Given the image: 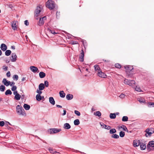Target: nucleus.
Listing matches in <instances>:
<instances>
[{"instance_id": "1", "label": "nucleus", "mask_w": 154, "mask_h": 154, "mask_svg": "<svg viewBox=\"0 0 154 154\" xmlns=\"http://www.w3.org/2000/svg\"><path fill=\"white\" fill-rule=\"evenodd\" d=\"M46 7L50 10L54 9L55 6L54 2L52 0H48L46 3Z\"/></svg>"}, {"instance_id": "2", "label": "nucleus", "mask_w": 154, "mask_h": 154, "mask_svg": "<svg viewBox=\"0 0 154 154\" xmlns=\"http://www.w3.org/2000/svg\"><path fill=\"white\" fill-rule=\"evenodd\" d=\"M16 108L17 112L19 115L22 116L26 115L25 111L21 106L18 105L16 106Z\"/></svg>"}, {"instance_id": "3", "label": "nucleus", "mask_w": 154, "mask_h": 154, "mask_svg": "<svg viewBox=\"0 0 154 154\" xmlns=\"http://www.w3.org/2000/svg\"><path fill=\"white\" fill-rule=\"evenodd\" d=\"M124 83L127 85H129L130 86L132 87H135L136 86L135 82L133 80H129L127 79H125L124 80Z\"/></svg>"}, {"instance_id": "4", "label": "nucleus", "mask_w": 154, "mask_h": 154, "mask_svg": "<svg viewBox=\"0 0 154 154\" xmlns=\"http://www.w3.org/2000/svg\"><path fill=\"white\" fill-rule=\"evenodd\" d=\"M42 10V8L40 6L37 7V9L35 11V18L38 20V17L39 15L40 12Z\"/></svg>"}, {"instance_id": "5", "label": "nucleus", "mask_w": 154, "mask_h": 154, "mask_svg": "<svg viewBox=\"0 0 154 154\" xmlns=\"http://www.w3.org/2000/svg\"><path fill=\"white\" fill-rule=\"evenodd\" d=\"M145 131L146 134H148L147 135L146 134H145L146 137L150 136L154 132V128H151L147 129Z\"/></svg>"}, {"instance_id": "6", "label": "nucleus", "mask_w": 154, "mask_h": 154, "mask_svg": "<svg viewBox=\"0 0 154 154\" xmlns=\"http://www.w3.org/2000/svg\"><path fill=\"white\" fill-rule=\"evenodd\" d=\"M61 131V129L51 128L49 129L48 131L50 134H54L58 133Z\"/></svg>"}, {"instance_id": "7", "label": "nucleus", "mask_w": 154, "mask_h": 154, "mask_svg": "<svg viewBox=\"0 0 154 154\" xmlns=\"http://www.w3.org/2000/svg\"><path fill=\"white\" fill-rule=\"evenodd\" d=\"M124 67L125 69L126 72L127 74L129 73L133 69V66L131 65H126L124 66Z\"/></svg>"}, {"instance_id": "8", "label": "nucleus", "mask_w": 154, "mask_h": 154, "mask_svg": "<svg viewBox=\"0 0 154 154\" xmlns=\"http://www.w3.org/2000/svg\"><path fill=\"white\" fill-rule=\"evenodd\" d=\"M17 56L15 53H13L11 54L10 57V60L11 62H15L17 60Z\"/></svg>"}, {"instance_id": "9", "label": "nucleus", "mask_w": 154, "mask_h": 154, "mask_svg": "<svg viewBox=\"0 0 154 154\" xmlns=\"http://www.w3.org/2000/svg\"><path fill=\"white\" fill-rule=\"evenodd\" d=\"M46 17L45 16L44 17L42 18H40L38 23V25L39 26H42L44 23L45 20H46Z\"/></svg>"}, {"instance_id": "10", "label": "nucleus", "mask_w": 154, "mask_h": 154, "mask_svg": "<svg viewBox=\"0 0 154 154\" xmlns=\"http://www.w3.org/2000/svg\"><path fill=\"white\" fill-rule=\"evenodd\" d=\"M84 52L83 49L82 50V52L81 53L79 57V60L80 61L82 62L84 61Z\"/></svg>"}, {"instance_id": "11", "label": "nucleus", "mask_w": 154, "mask_h": 154, "mask_svg": "<svg viewBox=\"0 0 154 154\" xmlns=\"http://www.w3.org/2000/svg\"><path fill=\"white\" fill-rule=\"evenodd\" d=\"M97 74L98 76L101 78H105L106 76V74L102 72L101 70L98 72Z\"/></svg>"}, {"instance_id": "12", "label": "nucleus", "mask_w": 154, "mask_h": 154, "mask_svg": "<svg viewBox=\"0 0 154 154\" xmlns=\"http://www.w3.org/2000/svg\"><path fill=\"white\" fill-rule=\"evenodd\" d=\"M17 21H14L12 22L11 23V26L12 28L14 30H15L17 29V27L16 25V23Z\"/></svg>"}, {"instance_id": "13", "label": "nucleus", "mask_w": 154, "mask_h": 154, "mask_svg": "<svg viewBox=\"0 0 154 154\" xmlns=\"http://www.w3.org/2000/svg\"><path fill=\"white\" fill-rule=\"evenodd\" d=\"M140 141L139 140H135L133 141V146L134 147H137L140 145Z\"/></svg>"}, {"instance_id": "14", "label": "nucleus", "mask_w": 154, "mask_h": 154, "mask_svg": "<svg viewBox=\"0 0 154 154\" xmlns=\"http://www.w3.org/2000/svg\"><path fill=\"white\" fill-rule=\"evenodd\" d=\"M1 49L3 51H5L7 49V45L5 44H2L1 45Z\"/></svg>"}, {"instance_id": "15", "label": "nucleus", "mask_w": 154, "mask_h": 154, "mask_svg": "<svg viewBox=\"0 0 154 154\" xmlns=\"http://www.w3.org/2000/svg\"><path fill=\"white\" fill-rule=\"evenodd\" d=\"M100 124L103 128L109 130L111 128V127L109 126L106 125L103 123H100Z\"/></svg>"}, {"instance_id": "16", "label": "nucleus", "mask_w": 154, "mask_h": 154, "mask_svg": "<svg viewBox=\"0 0 154 154\" xmlns=\"http://www.w3.org/2000/svg\"><path fill=\"white\" fill-rule=\"evenodd\" d=\"M30 69L31 71L34 73L36 72L38 70V68L35 66H31Z\"/></svg>"}, {"instance_id": "17", "label": "nucleus", "mask_w": 154, "mask_h": 154, "mask_svg": "<svg viewBox=\"0 0 154 154\" xmlns=\"http://www.w3.org/2000/svg\"><path fill=\"white\" fill-rule=\"evenodd\" d=\"M3 83L6 86H8L10 84L11 82L8 81L6 79H4L2 81Z\"/></svg>"}, {"instance_id": "18", "label": "nucleus", "mask_w": 154, "mask_h": 154, "mask_svg": "<svg viewBox=\"0 0 154 154\" xmlns=\"http://www.w3.org/2000/svg\"><path fill=\"white\" fill-rule=\"evenodd\" d=\"M63 128L65 129H68L70 128L71 126L68 123H66L64 124Z\"/></svg>"}, {"instance_id": "19", "label": "nucleus", "mask_w": 154, "mask_h": 154, "mask_svg": "<svg viewBox=\"0 0 154 154\" xmlns=\"http://www.w3.org/2000/svg\"><path fill=\"white\" fill-rule=\"evenodd\" d=\"M140 148L141 150H144L146 148V145L143 143H140Z\"/></svg>"}, {"instance_id": "20", "label": "nucleus", "mask_w": 154, "mask_h": 154, "mask_svg": "<svg viewBox=\"0 0 154 154\" xmlns=\"http://www.w3.org/2000/svg\"><path fill=\"white\" fill-rule=\"evenodd\" d=\"M39 89L40 90H43L45 88V85L43 83H41L38 86Z\"/></svg>"}, {"instance_id": "21", "label": "nucleus", "mask_w": 154, "mask_h": 154, "mask_svg": "<svg viewBox=\"0 0 154 154\" xmlns=\"http://www.w3.org/2000/svg\"><path fill=\"white\" fill-rule=\"evenodd\" d=\"M73 98V96L72 94H68L66 96V98L68 100H70Z\"/></svg>"}, {"instance_id": "22", "label": "nucleus", "mask_w": 154, "mask_h": 154, "mask_svg": "<svg viewBox=\"0 0 154 154\" xmlns=\"http://www.w3.org/2000/svg\"><path fill=\"white\" fill-rule=\"evenodd\" d=\"M94 67L95 70L97 72V73L101 70L100 67L98 65H95L94 66Z\"/></svg>"}, {"instance_id": "23", "label": "nucleus", "mask_w": 154, "mask_h": 154, "mask_svg": "<svg viewBox=\"0 0 154 154\" xmlns=\"http://www.w3.org/2000/svg\"><path fill=\"white\" fill-rule=\"evenodd\" d=\"M50 102L53 105L55 104V101L53 97H51L49 98Z\"/></svg>"}, {"instance_id": "24", "label": "nucleus", "mask_w": 154, "mask_h": 154, "mask_svg": "<svg viewBox=\"0 0 154 154\" xmlns=\"http://www.w3.org/2000/svg\"><path fill=\"white\" fill-rule=\"evenodd\" d=\"M39 77L41 78L45 77L46 75L43 72H41L39 73Z\"/></svg>"}, {"instance_id": "25", "label": "nucleus", "mask_w": 154, "mask_h": 154, "mask_svg": "<svg viewBox=\"0 0 154 154\" xmlns=\"http://www.w3.org/2000/svg\"><path fill=\"white\" fill-rule=\"evenodd\" d=\"M59 94L60 96L61 97H64L65 96V94L64 92L63 91H60L59 92Z\"/></svg>"}, {"instance_id": "26", "label": "nucleus", "mask_w": 154, "mask_h": 154, "mask_svg": "<svg viewBox=\"0 0 154 154\" xmlns=\"http://www.w3.org/2000/svg\"><path fill=\"white\" fill-rule=\"evenodd\" d=\"M21 98V96L19 94H17V95H15L14 96V99L17 100H19Z\"/></svg>"}, {"instance_id": "27", "label": "nucleus", "mask_w": 154, "mask_h": 154, "mask_svg": "<svg viewBox=\"0 0 154 154\" xmlns=\"http://www.w3.org/2000/svg\"><path fill=\"white\" fill-rule=\"evenodd\" d=\"M23 107L26 110H28L30 108V106L29 105L25 104L23 105Z\"/></svg>"}, {"instance_id": "28", "label": "nucleus", "mask_w": 154, "mask_h": 154, "mask_svg": "<svg viewBox=\"0 0 154 154\" xmlns=\"http://www.w3.org/2000/svg\"><path fill=\"white\" fill-rule=\"evenodd\" d=\"M11 52L10 50H6L5 54L6 56H9L11 54Z\"/></svg>"}, {"instance_id": "29", "label": "nucleus", "mask_w": 154, "mask_h": 154, "mask_svg": "<svg viewBox=\"0 0 154 154\" xmlns=\"http://www.w3.org/2000/svg\"><path fill=\"white\" fill-rule=\"evenodd\" d=\"M116 115L115 113H111L110 114V118L111 119H114L116 118Z\"/></svg>"}, {"instance_id": "30", "label": "nucleus", "mask_w": 154, "mask_h": 154, "mask_svg": "<svg viewBox=\"0 0 154 154\" xmlns=\"http://www.w3.org/2000/svg\"><path fill=\"white\" fill-rule=\"evenodd\" d=\"M74 124L75 125H79L80 123L78 119H76L74 120Z\"/></svg>"}, {"instance_id": "31", "label": "nucleus", "mask_w": 154, "mask_h": 154, "mask_svg": "<svg viewBox=\"0 0 154 154\" xmlns=\"http://www.w3.org/2000/svg\"><path fill=\"white\" fill-rule=\"evenodd\" d=\"M36 99L38 101L42 100V97L39 94H37L36 97Z\"/></svg>"}, {"instance_id": "32", "label": "nucleus", "mask_w": 154, "mask_h": 154, "mask_svg": "<svg viewBox=\"0 0 154 154\" xmlns=\"http://www.w3.org/2000/svg\"><path fill=\"white\" fill-rule=\"evenodd\" d=\"M128 117L127 116H124L123 117L122 120L123 122H127L128 121Z\"/></svg>"}, {"instance_id": "33", "label": "nucleus", "mask_w": 154, "mask_h": 154, "mask_svg": "<svg viewBox=\"0 0 154 154\" xmlns=\"http://www.w3.org/2000/svg\"><path fill=\"white\" fill-rule=\"evenodd\" d=\"M116 131L115 128H112L110 129L109 131V133L111 134H113L116 133Z\"/></svg>"}, {"instance_id": "34", "label": "nucleus", "mask_w": 154, "mask_h": 154, "mask_svg": "<svg viewBox=\"0 0 154 154\" xmlns=\"http://www.w3.org/2000/svg\"><path fill=\"white\" fill-rule=\"evenodd\" d=\"M94 115L96 116H101V112L100 111H98L96 112H94Z\"/></svg>"}, {"instance_id": "35", "label": "nucleus", "mask_w": 154, "mask_h": 154, "mask_svg": "<svg viewBox=\"0 0 154 154\" xmlns=\"http://www.w3.org/2000/svg\"><path fill=\"white\" fill-rule=\"evenodd\" d=\"M148 144L151 147H154V141H152L149 142Z\"/></svg>"}, {"instance_id": "36", "label": "nucleus", "mask_w": 154, "mask_h": 154, "mask_svg": "<svg viewBox=\"0 0 154 154\" xmlns=\"http://www.w3.org/2000/svg\"><path fill=\"white\" fill-rule=\"evenodd\" d=\"M111 137L114 138L118 139L119 138V136L118 135L116 134H113L112 135Z\"/></svg>"}, {"instance_id": "37", "label": "nucleus", "mask_w": 154, "mask_h": 154, "mask_svg": "<svg viewBox=\"0 0 154 154\" xmlns=\"http://www.w3.org/2000/svg\"><path fill=\"white\" fill-rule=\"evenodd\" d=\"M11 94L12 92L9 89L7 90L5 92V94L6 95H7L8 94L11 95Z\"/></svg>"}, {"instance_id": "38", "label": "nucleus", "mask_w": 154, "mask_h": 154, "mask_svg": "<svg viewBox=\"0 0 154 154\" xmlns=\"http://www.w3.org/2000/svg\"><path fill=\"white\" fill-rule=\"evenodd\" d=\"M125 135V133L124 132L121 131L119 132V136L121 137H123Z\"/></svg>"}, {"instance_id": "39", "label": "nucleus", "mask_w": 154, "mask_h": 154, "mask_svg": "<svg viewBox=\"0 0 154 154\" xmlns=\"http://www.w3.org/2000/svg\"><path fill=\"white\" fill-rule=\"evenodd\" d=\"M120 128H122L123 130L125 131H128V130L127 129L126 126L124 125H122L121 126H120Z\"/></svg>"}, {"instance_id": "40", "label": "nucleus", "mask_w": 154, "mask_h": 154, "mask_svg": "<svg viewBox=\"0 0 154 154\" xmlns=\"http://www.w3.org/2000/svg\"><path fill=\"white\" fill-rule=\"evenodd\" d=\"M13 79L14 80H15L16 81H17L18 80V75H13Z\"/></svg>"}, {"instance_id": "41", "label": "nucleus", "mask_w": 154, "mask_h": 154, "mask_svg": "<svg viewBox=\"0 0 154 154\" xmlns=\"http://www.w3.org/2000/svg\"><path fill=\"white\" fill-rule=\"evenodd\" d=\"M5 89V87L3 85H1L0 86V90L2 91H4Z\"/></svg>"}, {"instance_id": "42", "label": "nucleus", "mask_w": 154, "mask_h": 154, "mask_svg": "<svg viewBox=\"0 0 154 154\" xmlns=\"http://www.w3.org/2000/svg\"><path fill=\"white\" fill-rule=\"evenodd\" d=\"M138 100L140 103H145V100H143L141 98H138Z\"/></svg>"}, {"instance_id": "43", "label": "nucleus", "mask_w": 154, "mask_h": 154, "mask_svg": "<svg viewBox=\"0 0 154 154\" xmlns=\"http://www.w3.org/2000/svg\"><path fill=\"white\" fill-rule=\"evenodd\" d=\"M48 31L49 32H50L51 33H52L53 34H54L57 33L55 32L54 30H51V29H48Z\"/></svg>"}, {"instance_id": "44", "label": "nucleus", "mask_w": 154, "mask_h": 154, "mask_svg": "<svg viewBox=\"0 0 154 154\" xmlns=\"http://www.w3.org/2000/svg\"><path fill=\"white\" fill-rule=\"evenodd\" d=\"M17 87L16 86H13V87L11 88V90L13 91H16Z\"/></svg>"}, {"instance_id": "45", "label": "nucleus", "mask_w": 154, "mask_h": 154, "mask_svg": "<svg viewBox=\"0 0 154 154\" xmlns=\"http://www.w3.org/2000/svg\"><path fill=\"white\" fill-rule=\"evenodd\" d=\"M115 66L116 68H120L121 67V66L120 64H119V63H116L115 64Z\"/></svg>"}, {"instance_id": "46", "label": "nucleus", "mask_w": 154, "mask_h": 154, "mask_svg": "<svg viewBox=\"0 0 154 154\" xmlns=\"http://www.w3.org/2000/svg\"><path fill=\"white\" fill-rule=\"evenodd\" d=\"M74 112L75 113V114H76L78 116H80V112L77 110H75L74 111Z\"/></svg>"}, {"instance_id": "47", "label": "nucleus", "mask_w": 154, "mask_h": 154, "mask_svg": "<svg viewBox=\"0 0 154 154\" xmlns=\"http://www.w3.org/2000/svg\"><path fill=\"white\" fill-rule=\"evenodd\" d=\"M148 106L149 107V106H151L152 107H154V103L153 102H149L148 103Z\"/></svg>"}, {"instance_id": "48", "label": "nucleus", "mask_w": 154, "mask_h": 154, "mask_svg": "<svg viewBox=\"0 0 154 154\" xmlns=\"http://www.w3.org/2000/svg\"><path fill=\"white\" fill-rule=\"evenodd\" d=\"M45 85L46 87H48L49 85V83L47 81H45Z\"/></svg>"}, {"instance_id": "49", "label": "nucleus", "mask_w": 154, "mask_h": 154, "mask_svg": "<svg viewBox=\"0 0 154 154\" xmlns=\"http://www.w3.org/2000/svg\"><path fill=\"white\" fill-rule=\"evenodd\" d=\"M5 125V122L4 121H0V126L1 127H2L4 126Z\"/></svg>"}, {"instance_id": "50", "label": "nucleus", "mask_w": 154, "mask_h": 154, "mask_svg": "<svg viewBox=\"0 0 154 154\" xmlns=\"http://www.w3.org/2000/svg\"><path fill=\"white\" fill-rule=\"evenodd\" d=\"M119 97L121 98H123L125 97V95L123 94H122L120 95Z\"/></svg>"}, {"instance_id": "51", "label": "nucleus", "mask_w": 154, "mask_h": 154, "mask_svg": "<svg viewBox=\"0 0 154 154\" xmlns=\"http://www.w3.org/2000/svg\"><path fill=\"white\" fill-rule=\"evenodd\" d=\"M3 69L5 71H7L8 69V67L7 66H3Z\"/></svg>"}, {"instance_id": "52", "label": "nucleus", "mask_w": 154, "mask_h": 154, "mask_svg": "<svg viewBox=\"0 0 154 154\" xmlns=\"http://www.w3.org/2000/svg\"><path fill=\"white\" fill-rule=\"evenodd\" d=\"M24 24L27 26L29 25V23L27 20H26L24 21Z\"/></svg>"}, {"instance_id": "53", "label": "nucleus", "mask_w": 154, "mask_h": 154, "mask_svg": "<svg viewBox=\"0 0 154 154\" xmlns=\"http://www.w3.org/2000/svg\"><path fill=\"white\" fill-rule=\"evenodd\" d=\"M6 75L8 77H10V76L11 74L10 71H8V72H7V73L6 74Z\"/></svg>"}, {"instance_id": "54", "label": "nucleus", "mask_w": 154, "mask_h": 154, "mask_svg": "<svg viewBox=\"0 0 154 154\" xmlns=\"http://www.w3.org/2000/svg\"><path fill=\"white\" fill-rule=\"evenodd\" d=\"M71 44L72 45H74V44H78V42H74L72 41V42H71Z\"/></svg>"}, {"instance_id": "55", "label": "nucleus", "mask_w": 154, "mask_h": 154, "mask_svg": "<svg viewBox=\"0 0 154 154\" xmlns=\"http://www.w3.org/2000/svg\"><path fill=\"white\" fill-rule=\"evenodd\" d=\"M51 148H50V149H49V150L50 151V152L51 153H53V154H54V151L53 150H52V149H50Z\"/></svg>"}, {"instance_id": "56", "label": "nucleus", "mask_w": 154, "mask_h": 154, "mask_svg": "<svg viewBox=\"0 0 154 154\" xmlns=\"http://www.w3.org/2000/svg\"><path fill=\"white\" fill-rule=\"evenodd\" d=\"M135 90L138 91H140V89L139 88H137V87L135 88Z\"/></svg>"}, {"instance_id": "57", "label": "nucleus", "mask_w": 154, "mask_h": 154, "mask_svg": "<svg viewBox=\"0 0 154 154\" xmlns=\"http://www.w3.org/2000/svg\"><path fill=\"white\" fill-rule=\"evenodd\" d=\"M15 84V83L14 82H11L10 84L9 85H10L11 86H12V85H14Z\"/></svg>"}, {"instance_id": "58", "label": "nucleus", "mask_w": 154, "mask_h": 154, "mask_svg": "<svg viewBox=\"0 0 154 154\" xmlns=\"http://www.w3.org/2000/svg\"><path fill=\"white\" fill-rule=\"evenodd\" d=\"M14 91V92L13 93L14 95H17V94H18V93H17V91Z\"/></svg>"}, {"instance_id": "59", "label": "nucleus", "mask_w": 154, "mask_h": 154, "mask_svg": "<svg viewBox=\"0 0 154 154\" xmlns=\"http://www.w3.org/2000/svg\"><path fill=\"white\" fill-rule=\"evenodd\" d=\"M36 92H37L39 94V95H40V94H42V91H39V90H37V91Z\"/></svg>"}, {"instance_id": "60", "label": "nucleus", "mask_w": 154, "mask_h": 154, "mask_svg": "<svg viewBox=\"0 0 154 154\" xmlns=\"http://www.w3.org/2000/svg\"><path fill=\"white\" fill-rule=\"evenodd\" d=\"M66 110H63V115L64 116L66 115Z\"/></svg>"}, {"instance_id": "61", "label": "nucleus", "mask_w": 154, "mask_h": 154, "mask_svg": "<svg viewBox=\"0 0 154 154\" xmlns=\"http://www.w3.org/2000/svg\"><path fill=\"white\" fill-rule=\"evenodd\" d=\"M54 154H60V153L59 152H57L56 151H54Z\"/></svg>"}, {"instance_id": "62", "label": "nucleus", "mask_w": 154, "mask_h": 154, "mask_svg": "<svg viewBox=\"0 0 154 154\" xmlns=\"http://www.w3.org/2000/svg\"><path fill=\"white\" fill-rule=\"evenodd\" d=\"M57 107H59V108H61L62 107V106L60 105H56Z\"/></svg>"}, {"instance_id": "63", "label": "nucleus", "mask_w": 154, "mask_h": 154, "mask_svg": "<svg viewBox=\"0 0 154 154\" xmlns=\"http://www.w3.org/2000/svg\"><path fill=\"white\" fill-rule=\"evenodd\" d=\"M11 48H12V49H13L14 50L15 49V46H11Z\"/></svg>"}, {"instance_id": "64", "label": "nucleus", "mask_w": 154, "mask_h": 154, "mask_svg": "<svg viewBox=\"0 0 154 154\" xmlns=\"http://www.w3.org/2000/svg\"><path fill=\"white\" fill-rule=\"evenodd\" d=\"M59 14H60V12H57V13H56V16H57H57L58 15H59Z\"/></svg>"}]
</instances>
